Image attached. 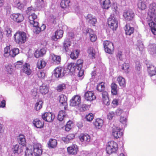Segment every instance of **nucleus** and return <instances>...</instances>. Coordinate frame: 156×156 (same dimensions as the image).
<instances>
[{"mask_svg":"<svg viewBox=\"0 0 156 156\" xmlns=\"http://www.w3.org/2000/svg\"><path fill=\"white\" fill-rule=\"evenodd\" d=\"M88 105L85 104H82L80 107V110L81 112H83L88 109Z\"/></svg>","mask_w":156,"mask_h":156,"instance_id":"nucleus-57","label":"nucleus"},{"mask_svg":"<svg viewBox=\"0 0 156 156\" xmlns=\"http://www.w3.org/2000/svg\"><path fill=\"white\" fill-rule=\"evenodd\" d=\"M84 98L87 101H92L96 98V96L93 91H87L84 94Z\"/></svg>","mask_w":156,"mask_h":156,"instance_id":"nucleus-15","label":"nucleus"},{"mask_svg":"<svg viewBox=\"0 0 156 156\" xmlns=\"http://www.w3.org/2000/svg\"><path fill=\"white\" fill-rule=\"evenodd\" d=\"M48 91V87L46 86L42 85L40 87V92L43 95L46 94Z\"/></svg>","mask_w":156,"mask_h":156,"instance_id":"nucleus-32","label":"nucleus"},{"mask_svg":"<svg viewBox=\"0 0 156 156\" xmlns=\"http://www.w3.org/2000/svg\"><path fill=\"white\" fill-rule=\"evenodd\" d=\"M67 98L66 96L64 94H61L59 96V101L61 104L64 105H67Z\"/></svg>","mask_w":156,"mask_h":156,"instance_id":"nucleus-36","label":"nucleus"},{"mask_svg":"<svg viewBox=\"0 0 156 156\" xmlns=\"http://www.w3.org/2000/svg\"><path fill=\"white\" fill-rule=\"evenodd\" d=\"M103 121L99 118L96 119L95 121L94 122V125L95 127L98 129H100L103 125Z\"/></svg>","mask_w":156,"mask_h":156,"instance_id":"nucleus-25","label":"nucleus"},{"mask_svg":"<svg viewBox=\"0 0 156 156\" xmlns=\"http://www.w3.org/2000/svg\"><path fill=\"white\" fill-rule=\"evenodd\" d=\"M64 34V32L63 30H57L55 32L54 36L52 37V39L53 40L56 41L57 39L61 38Z\"/></svg>","mask_w":156,"mask_h":156,"instance_id":"nucleus-17","label":"nucleus"},{"mask_svg":"<svg viewBox=\"0 0 156 156\" xmlns=\"http://www.w3.org/2000/svg\"><path fill=\"white\" fill-rule=\"evenodd\" d=\"M146 65L147 71L150 76H152L155 75L156 73V68L151 64H147Z\"/></svg>","mask_w":156,"mask_h":156,"instance_id":"nucleus-20","label":"nucleus"},{"mask_svg":"<svg viewBox=\"0 0 156 156\" xmlns=\"http://www.w3.org/2000/svg\"><path fill=\"white\" fill-rule=\"evenodd\" d=\"M103 45L105 52L112 54L114 48L113 44L109 41L106 40L104 41Z\"/></svg>","mask_w":156,"mask_h":156,"instance_id":"nucleus-5","label":"nucleus"},{"mask_svg":"<svg viewBox=\"0 0 156 156\" xmlns=\"http://www.w3.org/2000/svg\"><path fill=\"white\" fill-rule=\"evenodd\" d=\"M19 53V49L17 48H14L10 50V57H14Z\"/></svg>","mask_w":156,"mask_h":156,"instance_id":"nucleus-41","label":"nucleus"},{"mask_svg":"<svg viewBox=\"0 0 156 156\" xmlns=\"http://www.w3.org/2000/svg\"><path fill=\"white\" fill-rule=\"evenodd\" d=\"M155 4H151L149 6V9L147 12V17L150 20L154 21L156 19V10Z\"/></svg>","mask_w":156,"mask_h":156,"instance_id":"nucleus-4","label":"nucleus"},{"mask_svg":"<svg viewBox=\"0 0 156 156\" xmlns=\"http://www.w3.org/2000/svg\"><path fill=\"white\" fill-rule=\"evenodd\" d=\"M37 75L39 78L43 79L45 76V74L43 71H39L37 73Z\"/></svg>","mask_w":156,"mask_h":156,"instance_id":"nucleus-59","label":"nucleus"},{"mask_svg":"<svg viewBox=\"0 0 156 156\" xmlns=\"http://www.w3.org/2000/svg\"><path fill=\"white\" fill-rule=\"evenodd\" d=\"M87 20L88 22L93 26H95L97 20L94 17H93L91 14H88L87 16Z\"/></svg>","mask_w":156,"mask_h":156,"instance_id":"nucleus-28","label":"nucleus"},{"mask_svg":"<svg viewBox=\"0 0 156 156\" xmlns=\"http://www.w3.org/2000/svg\"><path fill=\"white\" fill-rule=\"evenodd\" d=\"M42 118L45 121L51 122L55 118V116L51 112H45L42 115Z\"/></svg>","mask_w":156,"mask_h":156,"instance_id":"nucleus-10","label":"nucleus"},{"mask_svg":"<svg viewBox=\"0 0 156 156\" xmlns=\"http://www.w3.org/2000/svg\"><path fill=\"white\" fill-rule=\"evenodd\" d=\"M74 134L70 133L67 135L66 137L62 138V140L66 144H68L74 138Z\"/></svg>","mask_w":156,"mask_h":156,"instance_id":"nucleus-19","label":"nucleus"},{"mask_svg":"<svg viewBox=\"0 0 156 156\" xmlns=\"http://www.w3.org/2000/svg\"><path fill=\"white\" fill-rule=\"evenodd\" d=\"M112 132V136L116 139L120 137L123 134L122 129L118 127L113 128Z\"/></svg>","mask_w":156,"mask_h":156,"instance_id":"nucleus-9","label":"nucleus"},{"mask_svg":"<svg viewBox=\"0 0 156 156\" xmlns=\"http://www.w3.org/2000/svg\"><path fill=\"white\" fill-rule=\"evenodd\" d=\"M67 117V115L66 114L65 111L62 110L59 111L57 119L59 121H62L65 119V118Z\"/></svg>","mask_w":156,"mask_h":156,"instance_id":"nucleus-24","label":"nucleus"},{"mask_svg":"<svg viewBox=\"0 0 156 156\" xmlns=\"http://www.w3.org/2000/svg\"><path fill=\"white\" fill-rule=\"evenodd\" d=\"M138 8L140 11H143L145 10L147 7V5L145 2H140L137 4Z\"/></svg>","mask_w":156,"mask_h":156,"instance_id":"nucleus-39","label":"nucleus"},{"mask_svg":"<svg viewBox=\"0 0 156 156\" xmlns=\"http://www.w3.org/2000/svg\"><path fill=\"white\" fill-rule=\"evenodd\" d=\"M108 23L109 26L113 30H115L118 27V22L114 17H109Z\"/></svg>","mask_w":156,"mask_h":156,"instance_id":"nucleus-7","label":"nucleus"},{"mask_svg":"<svg viewBox=\"0 0 156 156\" xmlns=\"http://www.w3.org/2000/svg\"><path fill=\"white\" fill-rule=\"evenodd\" d=\"M23 65V63L22 62L20 61H18L16 64L15 65V67L17 69H18L21 68L22 67Z\"/></svg>","mask_w":156,"mask_h":156,"instance_id":"nucleus-61","label":"nucleus"},{"mask_svg":"<svg viewBox=\"0 0 156 156\" xmlns=\"http://www.w3.org/2000/svg\"><path fill=\"white\" fill-rule=\"evenodd\" d=\"M66 88V85L65 83L59 84L56 87V90L58 92H61Z\"/></svg>","mask_w":156,"mask_h":156,"instance_id":"nucleus-49","label":"nucleus"},{"mask_svg":"<svg viewBox=\"0 0 156 156\" xmlns=\"http://www.w3.org/2000/svg\"><path fill=\"white\" fill-rule=\"evenodd\" d=\"M79 52L78 50L73 51L71 52L70 55V58L73 59H76L78 57Z\"/></svg>","mask_w":156,"mask_h":156,"instance_id":"nucleus-46","label":"nucleus"},{"mask_svg":"<svg viewBox=\"0 0 156 156\" xmlns=\"http://www.w3.org/2000/svg\"><path fill=\"white\" fill-rule=\"evenodd\" d=\"M34 153L35 155L39 156L42 154V149L41 145L38 143H35L33 148Z\"/></svg>","mask_w":156,"mask_h":156,"instance_id":"nucleus-8","label":"nucleus"},{"mask_svg":"<svg viewBox=\"0 0 156 156\" xmlns=\"http://www.w3.org/2000/svg\"><path fill=\"white\" fill-rule=\"evenodd\" d=\"M43 102L41 101H39L35 104L34 108L36 111L40 110L42 107Z\"/></svg>","mask_w":156,"mask_h":156,"instance_id":"nucleus-50","label":"nucleus"},{"mask_svg":"<svg viewBox=\"0 0 156 156\" xmlns=\"http://www.w3.org/2000/svg\"><path fill=\"white\" fill-rule=\"evenodd\" d=\"M12 150L14 153H20L23 151V147L20 146V147L18 145L16 144L13 146Z\"/></svg>","mask_w":156,"mask_h":156,"instance_id":"nucleus-31","label":"nucleus"},{"mask_svg":"<svg viewBox=\"0 0 156 156\" xmlns=\"http://www.w3.org/2000/svg\"><path fill=\"white\" fill-rule=\"evenodd\" d=\"M67 151L69 154H76L79 151L78 147L76 144H73L67 148Z\"/></svg>","mask_w":156,"mask_h":156,"instance_id":"nucleus-12","label":"nucleus"},{"mask_svg":"<svg viewBox=\"0 0 156 156\" xmlns=\"http://www.w3.org/2000/svg\"><path fill=\"white\" fill-rule=\"evenodd\" d=\"M122 69L125 72L128 73L129 72L128 70L129 69V66L126 64V63H124L121 66Z\"/></svg>","mask_w":156,"mask_h":156,"instance_id":"nucleus-55","label":"nucleus"},{"mask_svg":"<svg viewBox=\"0 0 156 156\" xmlns=\"http://www.w3.org/2000/svg\"><path fill=\"white\" fill-rule=\"evenodd\" d=\"M70 45V42L67 38L65 39L63 43V46L66 51L67 50L68 48Z\"/></svg>","mask_w":156,"mask_h":156,"instance_id":"nucleus-52","label":"nucleus"},{"mask_svg":"<svg viewBox=\"0 0 156 156\" xmlns=\"http://www.w3.org/2000/svg\"><path fill=\"white\" fill-rule=\"evenodd\" d=\"M12 30L11 28H6L5 29V32L7 36H9L11 35Z\"/></svg>","mask_w":156,"mask_h":156,"instance_id":"nucleus-60","label":"nucleus"},{"mask_svg":"<svg viewBox=\"0 0 156 156\" xmlns=\"http://www.w3.org/2000/svg\"><path fill=\"white\" fill-rule=\"evenodd\" d=\"M118 81L119 86L121 87H124L126 86V81L125 79L121 76H119L118 77L117 79Z\"/></svg>","mask_w":156,"mask_h":156,"instance_id":"nucleus-33","label":"nucleus"},{"mask_svg":"<svg viewBox=\"0 0 156 156\" xmlns=\"http://www.w3.org/2000/svg\"><path fill=\"white\" fill-rule=\"evenodd\" d=\"M33 11L32 10L31 7L28 8L27 10V14L29 15L28 17V21L30 25H33V27H37L38 26V22L37 19V16L35 13H33L30 14L31 13V11Z\"/></svg>","mask_w":156,"mask_h":156,"instance_id":"nucleus-2","label":"nucleus"},{"mask_svg":"<svg viewBox=\"0 0 156 156\" xmlns=\"http://www.w3.org/2000/svg\"><path fill=\"white\" fill-rule=\"evenodd\" d=\"M100 2L102 8L103 9H108L111 5L110 0H100Z\"/></svg>","mask_w":156,"mask_h":156,"instance_id":"nucleus-18","label":"nucleus"},{"mask_svg":"<svg viewBox=\"0 0 156 156\" xmlns=\"http://www.w3.org/2000/svg\"><path fill=\"white\" fill-rule=\"evenodd\" d=\"M5 70L7 74H11L12 73L13 69L12 65L10 64L6 65L5 66Z\"/></svg>","mask_w":156,"mask_h":156,"instance_id":"nucleus-47","label":"nucleus"},{"mask_svg":"<svg viewBox=\"0 0 156 156\" xmlns=\"http://www.w3.org/2000/svg\"><path fill=\"white\" fill-rule=\"evenodd\" d=\"M70 1L68 0H62L60 3L61 7L63 9H65L69 6Z\"/></svg>","mask_w":156,"mask_h":156,"instance_id":"nucleus-45","label":"nucleus"},{"mask_svg":"<svg viewBox=\"0 0 156 156\" xmlns=\"http://www.w3.org/2000/svg\"><path fill=\"white\" fill-rule=\"evenodd\" d=\"M85 118L86 119L87 121L91 122L94 119V115L92 113H89L88 114L86 115Z\"/></svg>","mask_w":156,"mask_h":156,"instance_id":"nucleus-53","label":"nucleus"},{"mask_svg":"<svg viewBox=\"0 0 156 156\" xmlns=\"http://www.w3.org/2000/svg\"><path fill=\"white\" fill-rule=\"evenodd\" d=\"M79 137L82 142H89L90 141V136L87 134H82L80 135Z\"/></svg>","mask_w":156,"mask_h":156,"instance_id":"nucleus-29","label":"nucleus"},{"mask_svg":"<svg viewBox=\"0 0 156 156\" xmlns=\"http://www.w3.org/2000/svg\"><path fill=\"white\" fill-rule=\"evenodd\" d=\"M72 122L71 121H68L65 126V130L66 131H69L71 128Z\"/></svg>","mask_w":156,"mask_h":156,"instance_id":"nucleus-56","label":"nucleus"},{"mask_svg":"<svg viewBox=\"0 0 156 156\" xmlns=\"http://www.w3.org/2000/svg\"><path fill=\"white\" fill-rule=\"evenodd\" d=\"M81 102L80 96L78 95H74L70 100L69 105L70 106L74 107L78 106Z\"/></svg>","mask_w":156,"mask_h":156,"instance_id":"nucleus-6","label":"nucleus"},{"mask_svg":"<svg viewBox=\"0 0 156 156\" xmlns=\"http://www.w3.org/2000/svg\"><path fill=\"white\" fill-rule=\"evenodd\" d=\"M33 123L34 126L37 128H43L44 125V122L37 119L34 120Z\"/></svg>","mask_w":156,"mask_h":156,"instance_id":"nucleus-22","label":"nucleus"},{"mask_svg":"<svg viewBox=\"0 0 156 156\" xmlns=\"http://www.w3.org/2000/svg\"><path fill=\"white\" fill-rule=\"evenodd\" d=\"M50 58L52 63L56 65H58L60 63L61 59L59 55H56L53 53L50 55Z\"/></svg>","mask_w":156,"mask_h":156,"instance_id":"nucleus-13","label":"nucleus"},{"mask_svg":"<svg viewBox=\"0 0 156 156\" xmlns=\"http://www.w3.org/2000/svg\"><path fill=\"white\" fill-rule=\"evenodd\" d=\"M153 21L150 20L148 23L152 33L154 35H156V23Z\"/></svg>","mask_w":156,"mask_h":156,"instance_id":"nucleus-27","label":"nucleus"},{"mask_svg":"<svg viewBox=\"0 0 156 156\" xmlns=\"http://www.w3.org/2000/svg\"><path fill=\"white\" fill-rule=\"evenodd\" d=\"M116 115V113L115 112L111 111L108 112L107 114V119L110 120H111L113 117Z\"/></svg>","mask_w":156,"mask_h":156,"instance_id":"nucleus-54","label":"nucleus"},{"mask_svg":"<svg viewBox=\"0 0 156 156\" xmlns=\"http://www.w3.org/2000/svg\"><path fill=\"white\" fill-rule=\"evenodd\" d=\"M105 83L101 82L98 83L97 86V90L99 92H103L104 90L105 86Z\"/></svg>","mask_w":156,"mask_h":156,"instance_id":"nucleus-40","label":"nucleus"},{"mask_svg":"<svg viewBox=\"0 0 156 156\" xmlns=\"http://www.w3.org/2000/svg\"><path fill=\"white\" fill-rule=\"evenodd\" d=\"M76 68V64L74 63H71L68 65L67 69L71 73L74 72Z\"/></svg>","mask_w":156,"mask_h":156,"instance_id":"nucleus-42","label":"nucleus"},{"mask_svg":"<svg viewBox=\"0 0 156 156\" xmlns=\"http://www.w3.org/2000/svg\"><path fill=\"white\" fill-rule=\"evenodd\" d=\"M119 122L122 124V126L125 127L126 125L127 121V117L126 116H121L119 118Z\"/></svg>","mask_w":156,"mask_h":156,"instance_id":"nucleus-43","label":"nucleus"},{"mask_svg":"<svg viewBox=\"0 0 156 156\" xmlns=\"http://www.w3.org/2000/svg\"><path fill=\"white\" fill-rule=\"evenodd\" d=\"M23 73L28 75H30L31 73L30 66L29 65L26 63L23 66Z\"/></svg>","mask_w":156,"mask_h":156,"instance_id":"nucleus-26","label":"nucleus"},{"mask_svg":"<svg viewBox=\"0 0 156 156\" xmlns=\"http://www.w3.org/2000/svg\"><path fill=\"white\" fill-rule=\"evenodd\" d=\"M83 60L81 59H78L76 64V67H77V69H80L82 68Z\"/></svg>","mask_w":156,"mask_h":156,"instance_id":"nucleus-51","label":"nucleus"},{"mask_svg":"<svg viewBox=\"0 0 156 156\" xmlns=\"http://www.w3.org/2000/svg\"><path fill=\"white\" fill-rule=\"evenodd\" d=\"M115 112L116 113V115H120L122 114V113H123V111L122 109L120 108H118L117 109L116 112Z\"/></svg>","mask_w":156,"mask_h":156,"instance_id":"nucleus-64","label":"nucleus"},{"mask_svg":"<svg viewBox=\"0 0 156 156\" xmlns=\"http://www.w3.org/2000/svg\"><path fill=\"white\" fill-rule=\"evenodd\" d=\"M46 65L45 62L43 59H39L37 63V67L39 69L44 68Z\"/></svg>","mask_w":156,"mask_h":156,"instance_id":"nucleus-37","label":"nucleus"},{"mask_svg":"<svg viewBox=\"0 0 156 156\" xmlns=\"http://www.w3.org/2000/svg\"><path fill=\"white\" fill-rule=\"evenodd\" d=\"M10 47L9 46H7L4 49V55L5 57H8L10 56Z\"/></svg>","mask_w":156,"mask_h":156,"instance_id":"nucleus-48","label":"nucleus"},{"mask_svg":"<svg viewBox=\"0 0 156 156\" xmlns=\"http://www.w3.org/2000/svg\"><path fill=\"white\" fill-rule=\"evenodd\" d=\"M46 50L44 48H42L39 50H37L34 54V56L36 58H38L39 57L43 56L46 53Z\"/></svg>","mask_w":156,"mask_h":156,"instance_id":"nucleus-21","label":"nucleus"},{"mask_svg":"<svg viewBox=\"0 0 156 156\" xmlns=\"http://www.w3.org/2000/svg\"><path fill=\"white\" fill-rule=\"evenodd\" d=\"M88 52L90 55V56L92 57H94L95 55V53L93 52V48H90L88 50Z\"/></svg>","mask_w":156,"mask_h":156,"instance_id":"nucleus-62","label":"nucleus"},{"mask_svg":"<svg viewBox=\"0 0 156 156\" xmlns=\"http://www.w3.org/2000/svg\"><path fill=\"white\" fill-rule=\"evenodd\" d=\"M125 33L126 35H130L134 32V28L131 27L129 25H126L125 28Z\"/></svg>","mask_w":156,"mask_h":156,"instance_id":"nucleus-30","label":"nucleus"},{"mask_svg":"<svg viewBox=\"0 0 156 156\" xmlns=\"http://www.w3.org/2000/svg\"><path fill=\"white\" fill-rule=\"evenodd\" d=\"M102 101L105 105H109L110 104V102L109 97H106L105 98H102Z\"/></svg>","mask_w":156,"mask_h":156,"instance_id":"nucleus-58","label":"nucleus"},{"mask_svg":"<svg viewBox=\"0 0 156 156\" xmlns=\"http://www.w3.org/2000/svg\"><path fill=\"white\" fill-rule=\"evenodd\" d=\"M14 37L15 41L19 44L24 43L27 39V34L24 32H17L14 34Z\"/></svg>","mask_w":156,"mask_h":156,"instance_id":"nucleus-1","label":"nucleus"},{"mask_svg":"<svg viewBox=\"0 0 156 156\" xmlns=\"http://www.w3.org/2000/svg\"><path fill=\"white\" fill-rule=\"evenodd\" d=\"M123 16L125 19L127 21L133 20L134 16V14L131 10H128L124 12Z\"/></svg>","mask_w":156,"mask_h":156,"instance_id":"nucleus-14","label":"nucleus"},{"mask_svg":"<svg viewBox=\"0 0 156 156\" xmlns=\"http://www.w3.org/2000/svg\"><path fill=\"white\" fill-rule=\"evenodd\" d=\"M86 33L89 34L90 36V38L91 41L92 42H95L97 39L96 35L94 33L93 30L90 28H87L86 30Z\"/></svg>","mask_w":156,"mask_h":156,"instance_id":"nucleus-16","label":"nucleus"},{"mask_svg":"<svg viewBox=\"0 0 156 156\" xmlns=\"http://www.w3.org/2000/svg\"><path fill=\"white\" fill-rule=\"evenodd\" d=\"M122 52L121 51H119L116 55L117 58H119L120 60L122 59Z\"/></svg>","mask_w":156,"mask_h":156,"instance_id":"nucleus-63","label":"nucleus"},{"mask_svg":"<svg viewBox=\"0 0 156 156\" xmlns=\"http://www.w3.org/2000/svg\"><path fill=\"white\" fill-rule=\"evenodd\" d=\"M62 68L61 67H58L54 70V74L56 77L58 78L62 77L63 75L62 73Z\"/></svg>","mask_w":156,"mask_h":156,"instance_id":"nucleus-23","label":"nucleus"},{"mask_svg":"<svg viewBox=\"0 0 156 156\" xmlns=\"http://www.w3.org/2000/svg\"><path fill=\"white\" fill-rule=\"evenodd\" d=\"M18 140L20 144L23 146L25 144L26 140L24 136L23 135H20L18 138Z\"/></svg>","mask_w":156,"mask_h":156,"instance_id":"nucleus-44","label":"nucleus"},{"mask_svg":"<svg viewBox=\"0 0 156 156\" xmlns=\"http://www.w3.org/2000/svg\"><path fill=\"white\" fill-rule=\"evenodd\" d=\"M57 144V140L55 139H51L48 143V147L52 148L55 147Z\"/></svg>","mask_w":156,"mask_h":156,"instance_id":"nucleus-34","label":"nucleus"},{"mask_svg":"<svg viewBox=\"0 0 156 156\" xmlns=\"http://www.w3.org/2000/svg\"><path fill=\"white\" fill-rule=\"evenodd\" d=\"M10 17L14 21L18 23L22 22L24 20V16L20 13H13Z\"/></svg>","mask_w":156,"mask_h":156,"instance_id":"nucleus-11","label":"nucleus"},{"mask_svg":"<svg viewBox=\"0 0 156 156\" xmlns=\"http://www.w3.org/2000/svg\"><path fill=\"white\" fill-rule=\"evenodd\" d=\"M118 149V145L117 143L112 140L108 142L106 146V151L109 154L115 153Z\"/></svg>","mask_w":156,"mask_h":156,"instance_id":"nucleus-3","label":"nucleus"},{"mask_svg":"<svg viewBox=\"0 0 156 156\" xmlns=\"http://www.w3.org/2000/svg\"><path fill=\"white\" fill-rule=\"evenodd\" d=\"M111 92L113 95L117 94V85L115 83H112L111 85Z\"/></svg>","mask_w":156,"mask_h":156,"instance_id":"nucleus-35","label":"nucleus"},{"mask_svg":"<svg viewBox=\"0 0 156 156\" xmlns=\"http://www.w3.org/2000/svg\"><path fill=\"white\" fill-rule=\"evenodd\" d=\"M33 151L31 146L27 147L25 152V156H33Z\"/></svg>","mask_w":156,"mask_h":156,"instance_id":"nucleus-38","label":"nucleus"}]
</instances>
